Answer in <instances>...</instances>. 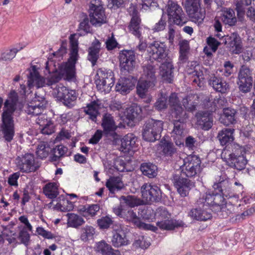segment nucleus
<instances>
[{"label":"nucleus","mask_w":255,"mask_h":255,"mask_svg":"<svg viewBox=\"0 0 255 255\" xmlns=\"http://www.w3.org/2000/svg\"><path fill=\"white\" fill-rule=\"evenodd\" d=\"M76 34H71L70 36V56L66 63L62 64L58 70L50 71L49 67L48 62L46 63V70L51 74V80L49 81V84L57 83L62 79L68 81H74L76 77L75 64L78 57V42L76 38Z\"/></svg>","instance_id":"nucleus-1"},{"label":"nucleus","mask_w":255,"mask_h":255,"mask_svg":"<svg viewBox=\"0 0 255 255\" xmlns=\"http://www.w3.org/2000/svg\"><path fill=\"white\" fill-rule=\"evenodd\" d=\"M18 95L15 91H11L8 99L4 103L3 112L1 114V131L4 137L7 141H10L14 136V121L13 115L16 109Z\"/></svg>","instance_id":"nucleus-2"},{"label":"nucleus","mask_w":255,"mask_h":255,"mask_svg":"<svg viewBox=\"0 0 255 255\" xmlns=\"http://www.w3.org/2000/svg\"><path fill=\"white\" fill-rule=\"evenodd\" d=\"M90 21L96 27L101 26L107 22L105 9L100 0H92L89 4L88 9Z\"/></svg>","instance_id":"nucleus-3"},{"label":"nucleus","mask_w":255,"mask_h":255,"mask_svg":"<svg viewBox=\"0 0 255 255\" xmlns=\"http://www.w3.org/2000/svg\"><path fill=\"white\" fill-rule=\"evenodd\" d=\"M157 220L156 225L161 229L172 230L175 228L182 227L183 223L181 221L171 219V215L164 208H159L155 213Z\"/></svg>","instance_id":"nucleus-4"},{"label":"nucleus","mask_w":255,"mask_h":255,"mask_svg":"<svg viewBox=\"0 0 255 255\" xmlns=\"http://www.w3.org/2000/svg\"><path fill=\"white\" fill-rule=\"evenodd\" d=\"M95 83L99 90L109 93L115 83L113 72L105 68L99 69L97 71Z\"/></svg>","instance_id":"nucleus-5"},{"label":"nucleus","mask_w":255,"mask_h":255,"mask_svg":"<svg viewBox=\"0 0 255 255\" xmlns=\"http://www.w3.org/2000/svg\"><path fill=\"white\" fill-rule=\"evenodd\" d=\"M147 52L150 58L158 62L163 63L171 59L169 55V50L164 42L154 41L148 44Z\"/></svg>","instance_id":"nucleus-6"},{"label":"nucleus","mask_w":255,"mask_h":255,"mask_svg":"<svg viewBox=\"0 0 255 255\" xmlns=\"http://www.w3.org/2000/svg\"><path fill=\"white\" fill-rule=\"evenodd\" d=\"M201 0H186L185 7L193 21L202 23L205 17V10L201 7Z\"/></svg>","instance_id":"nucleus-7"},{"label":"nucleus","mask_w":255,"mask_h":255,"mask_svg":"<svg viewBox=\"0 0 255 255\" xmlns=\"http://www.w3.org/2000/svg\"><path fill=\"white\" fill-rule=\"evenodd\" d=\"M53 94L57 99L62 102L63 104L69 108L74 105L77 99L75 91L70 90L62 84H57L53 90Z\"/></svg>","instance_id":"nucleus-8"},{"label":"nucleus","mask_w":255,"mask_h":255,"mask_svg":"<svg viewBox=\"0 0 255 255\" xmlns=\"http://www.w3.org/2000/svg\"><path fill=\"white\" fill-rule=\"evenodd\" d=\"M253 82L252 71L243 65L240 69L238 75L237 84L241 92L247 93L251 91Z\"/></svg>","instance_id":"nucleus-9"},{"label":"nucleus","mask_w":255,"mask_h":255,"mask_svg":"<svg viewBox=\"0 0 255 255\" xmlns=\"http://www.w3.org/2000/svg\"><path fill=\"white\" fill-rule=\"evenodd\" d=\"M171 180L177 192L182 197L188 196L189 191L195 186L194 182L182 177L180 173L173 174Z\"/></svg>","instance_id":"nucleus-10"},{"label":"nucleus","mask_w":255,"mask_h":255,"mask_svg":"<svg viewBox=\"0 0 255 255\" xmlns=\"http://www.w3.org/2000/svg\"><path fill=\"white\" fill-rule=\"evenodd\" d=\"M114 213L120 218H123L126 221L133 223L138 228H142L145 225L142 223L139 218L131 208L126 207L122 203L113 209Z\"/></svg>","instance_id":"nucleus-11"},{"label":"nucleus","mask_w":255,"mask_h":255,"mask_svg":"<svg viewBox=\"0 0 255 255\" xmlns=\"http://www.w3.org/2000/svg\"><path fill=\"white\" fill-rule=\"evenodd\" d=\"M169 105L172 116L175 118V121L184 122L187 118V114L182 107L176 93H172L168 97Z\"/></svg>","instance_id":"nucleus-12"},{"label":"nucleus","mask_w":255,"mask_h":255,"mask_svg":"<svg viewBox=\"0 0 255 255\" xmlns=\"http://www.w3.org/2000/svg\"><path fill=\"white\" fill-rule=\"evenodd\" d=\"M141 193L143 200L146 204L158 202L161 198L160 188L155 185L145 183L141 187Z\"/></svg>","instance_id":"nucleus-13"},{"label":"nucleus","mask_w":255,"mask_h":255,"mask_svg":"<svg viewBox=\"0 0 255 255\" xmlns=\"http://www.w3.org/2000/svg\"><path fill=\"white\" fill-rule=\"evenodd\" d=\"M166 7L167 14L170 18H172L175 24L182 25L186 23L185 15L182 7L177 2L170 0Z\"/></svg>","instance_id":"nucleus-14"},{"label":"nucleus","mask_w":255,"mask_h":255,"mask_svg":"<svg viewBox=\"0 0 255 255\" xmlns=\"http://www.w3.org/2000/svg\"><path fill=\"white\" fill-rule=\"evenodd\" d=\"M120 67L122 71L132 72L135 67V55L134 51L124 50L119 54Z\"/></svg>","instance_id":"nucleus-15"},{"label":"nucleus","mask_w":255,"mask_h":255,"mask_svg":"<svg viewBox=\"0 0 255 255\" xmlns=\"http://www.w3.org/2000/svg\"><path fill=\"white\" fill-rule=\"evenodd\" d=\"M137 138L132 133H128L125 135L121 140L120 151L123 157H130L132 156L136 147V141Z\"/></svg>","instance_id":"nucleus-16"},{"label":"nucleus","mask_w":255,"mask_h":255,"mask_svg":"<svg viewBox=\"0 0 255 255\" xmlns=\"http://www.w3.org/2000/svg\"><path fill=\"white\" fill-rule=\"evenodd\" d=\"M102 126L104 132L107 136H111L113 138L116 139L118 134L115 132L118 128L114 119L113 116L109 113H106L102 119Z\"/></svg>","instance_id":"nucleus-17"},{"label":"nucleus","mask_w":255,"mask_h":255,"mask_svg":"<svg viewBox=\"0 0 255 255\" xmlns=\"http://www.w3.org/2000/svg\"><path fill=\"white\" fill-rule=\"evenodd\" d=\"M183 164L180 168L187 177H192L200 170L201 160H182Z\"/></svg>","instance_id":"nucleus-18"},{"label":"nucleus","mask_w":255,"mask_h":255,"mask_svg":"<svg viewBox=\"0 0 255 255\" xmlns=\"http://www.w3.org/2000/svg\"><path fill=\"white\" fill-rule=\"evenodd\" d=\"M50 80H51V74L46 79H45L40 76L37 72H31L28 81L29 83L28 85L29 87L35 86L37 88L42 87L47 85L50 86L54 90V88L57 84L56 83H52V84L51 85L49 84V81H50Z\"/></svg>","instance_id":"nucleus-19"},{"label":"nucleus","mask_w":255,"mask_h":255,"mask_svg":"<svg viewBox=\"0 0 255 255\" xmlns=\"http://www.w3.org/2000/svg\"><path fill=\"white\" fill-rule=\"evenodd\" d=\"M197 125L203 130H208L213 125L212 114L209 112H202L196 114Z\"/></svg>","instance_id":"nucleus-20"},{"label":"nucleus","mask_w":255,"mask_h":255,"mask_svg":"<svg viewBox=\"0 0 255 255\" xmlns=\"http://www.w3.org/2000/svg\"><path fill=\"white\" fill-rule=\"evenodd\" d=\"M113 231L111 242L114 247L119 248L128 244V241L126 238V235L120 226H114Z\"/></svg>","instance_id":"nucleus-21"},{"label":"nucleus","mask_w":255,"mask_h":255,"mask_svg":"<svg viewBox=\"0 0 255 255\" xmlns=\"http://www.w3.org/2000/svg\"><path fill=\"white\" fill-rule=\"evenodd\" d=\"M173 69L172 59H168V61L162 63L160 67V74L164 81L168 83L172 82L173 80Z\"/></svg>","instance_id":"nucleus-22"},{"label":"nucleus","mask_w":255,"mask_h":255,"mask_svg":"<svg viewBox=\"0 0 255 255\" xmlns=\"http://www.w3.org/2000/svg\"><path fill=\"white\" fill-rule=\"evenodd\" d=\"M131 15L132 17L128 26L129 31L136 37L139 38L141 35V28L140 26V19L138 15L137 11L133 8Z\"/></svg>","instance_id":"nucleus-23"},{"label":"nucleus","mask_w":255,"mask_h":255,"mask_svg":"<svg viewBox=\"0 0 255 255\" xmlns=\"http://www.w3.org/2000/svg\"><path fill=\"white\" fill-rule=\"evenodd\" d=\"M101 43L97 39H95L92 43L91 46L88 49V60L91 63L93 66L96 65L99 58Z\"/></svg>","instance_id":"nucleus-24"},{"label":"nucleus","mask_w":255,"mask_h":255,"mask_svg":"<svg viewBox=\"0 0 255 255\" xmlns=\"http://www.w3.org/2000/svg\"><path fill=\"white\" fill-rule=\"evenodd\" d=\"M226 44H228L232 48L235 54H239L242 49V42L240 35L237 33H233L227 38H226Z\"/></svg>","instance_id":"nucleus-25"},{"label":"nucleus","mask_w":255,"mask_h":255,"mask_svg":"<svg viewBox=\"0 0 255 255\" xmlns=\"http://www.w3.org/2000/svg\"><path fill=\"white\" fill-rule=\"evenodd\" d=\"M124 114L129 121L136 122L141 119L142 110L139 106L133 105L126 109Z\"/></svg>","instance_id":"nucleus-26"},{"label":"nucleus","mask_w":255,"mask_h":255,"mask_svg":"<svg viewBox=\"0 0 255 255\" xmlns=\"http://www.w3.org/2000/svg\"><path fill=\"white\" fill-rule=\"evenodd\" d=\"M209 84L216 91L222 93H225L229 89L228 84L220 77L212 76L209 81Z\"/></svg>","instance_id":"nucleus-27"},{"label":"nucleus","mask_w":255,"mask_h":255,"mask_svg":"<svg viewBox=\"0 0 255 255\" xmlns=\"http://www.w3.org/2000/svg\"><path fill=\"white\" fill-rule=\"evenodd\" d=\"M134 86L133 81L129 78H121L116 86V90L123 95L129 93Z\"/></svg>","instance_id":"nucleus-28"},{"label":"nucleus","mask_w":255,"mask_h":255,"mask_svg":"<svg viewBox=\"0 0 255 255\" xmlns=\"http://www.w3.org/2000/svg\"><path fill=\"white\" fill-rule=\"evenodd\" d=\"M237 111L231 108H226L223 110V113L221 115L220 121L225 126H229L236 123Z\"/></svg>","instance_id":"nucleus-29"},{"label":"nucleus","mask_w":255,"mask_h":255,"mask_svg":"<svg viewBox=\"0 0 255 255\" xmlns=\"http://www.w3.org/2000/svg\"><path fill=\"white\" fill-rule=\"evenodd\" d=\"M106 186L112 194L121 190L125 187L122 178L119 176L111 177L107 180Z\"/></svg>","instance_id":"nucleus-30"},{"label":"nucleus","mask_w":255,"mask_h":255,"mask_svg":"<svg viewBox=\"0 0 255 255\" xmlns=\"http://www.w3.org/2000/svg\"><path fill=\"white\" fill-rule=\"evenodd\" d=\"M95 251L102 255H121L118 250L113 249L111 245L104 241L97 243Z\"/></svg>","instance_id":"nucleus-31"},{"label":"nucleus","mask_w":255,"mask_h":255,"mask_svg":"<svg viewBox=\"0 0 255 255\" xmlns=\"http://www.w3.org/2000/svg\"><path fill=\"white\" fill-rule=\"evenodd\" d=\"M252 0H239L235 4V9L237 11V18L239 21L243 22L245 20V14Z\"/></svg>","instance_id":"nucleus-32"},{"label":"nucleus","mask_w":255,"mask_h":255,"mask_svg":"<svg viewBox=\"0 0 255 255\" xmlns=\"http://www.w3.org/2000/svg\"><path fill=\"white\" fill-rule=\"evenodd\" d=\"M155 85L153 81H148V80H139L136 85L137 94L141 98H144L148 91L153 89Z\"/></svg>","instance_id":"nucleus-33"},{"label":"nucleus","mask_w":255,"mask_h":255,"mask_svg":"<svg viewBox=\"0 0 255 255\" xmlns=\"http://www.w3.org/2000/svg\"><path fill=\"white\" fill-rule=\"evenodd\" d=\"M101 108V102L99 100H95L87 104L84 112L86 114L89 115L90 119L93 121H96L99 114V110Z\"/></svg>","instance_id":"nucleus-34"},{"label":"nucleus","mask_w":255,"mask_h":255,"mask_svg":"<svg viewBox=\"0 0 255 255\" xmlns=\"http://www.w3.org/2000/svg\"><path fill=\"white\" fill-rule=\"evenodd\" d=\"M184 122L175 121L172 131V136L176 145H179L183 143Z\"/></svg>","instance_id":"nucleus-35"},{"label":"nucleus","mask_w":255,"mask_h":255,"mask_svg":"<svg viewBox=\"0 0 255 255\" xmlns=\"http://www.w3.org/2000/svg\"><path fill=\"white\" fill-rule=\"evenodd\" d=\"M38 160H18L17 165L20 170L23 172L35 171L40 166Z\"/></svg>","instance_id":"nucleus-36"},{"label":"nucleus","mask_w":255,"mask_h":255,"mask_svg":"<svg viewBox=\"0 0 255 255\" xmlns=\"http://www.w3.org/2000/svg\"><path fill=\"white\" fill-rule=\"evenodd\" d=\"M234 128H225L218 132L217 138L222 145H228L234 140Z\"/></svg>","instance_id":"nucleus-37"},{"label":"nucleus","mask_w":255,"mask_h":255,"mask_svg":"<svg viewBox=\"0 0 255 255\" xmlns=\"http://www.w3.org/2000/svg\"><path fill=\"white\" fill-rule=\"evenodd\" d=\"M41 101L38 100V103H31L28 105L25 112L28 115L32 116H37L41 114L46 107V103L44 99L41 98Z\"/></svg>","instance_id":"nucleus-38"},{"label":"nucleus","mask_w":255,"mask_h":255,"mask_svg":"<svg viewBox=\"0 0 255 255\" xmlns=\"http://www.w3.org/2000/svg\"><path fill=\"white\" fill-rule=\"evenodd\" d=\"M221 19L225 24L230 26L235 25L237 21L234 10L228 8H225L223 11Z\"/></svg>","instance_id":"nucleus-39"},{"label":"nucleus","mask_w":255,"mask_h":255,"mask_svg":"<svg viewBox=\"0 0 255 255\" xmlns=\"http://www.w3.org/2000/svg\"><path fill=\"white\" fill-rule=\"evenodd\" d=\"M144 126L147 128L152 130L156 135H161L163 130V122L161 120L150 119L146 122Z\"/></svg>","instance_id":"nucleus-40"},{"label":"nucleus","mask_w":255,"mask_h":255,"mask_svg":"<svg viewBox=\"0 0 255 255\" xmlns=\"http://www.w3.org/2000/svg\"><path fill=\"white\" fill-rule=\"evenodd\" d=\"M43 192L47 198L50 199L56 198L59 194L56 183L53 182L46 184L43 188Z\"/></svg>","instance_id":"nucleus-41"},{"label":"nucleus","mask_w":255,"mask_h":255,"mask_svg":"<svg viewBox=\"0 0 255 255\" xmlns=\"http://www.w3.org/2000/svg\"><path fill=\"white\" fill-rule=\"evenodd\" d=\"M82 19L79 23L78 30L79 34L81 36L84 35L92 32V28L89 23V18L87 15L83 14Z\"/></svg>","instance_id":"nucleus-42"},{"label":"nucleus","mask_w":255,"mask_h":255,"mask_svg":"<svg viewBox=\"0 0 255 255\" xmlns=\"http://www.w3.org/2000/svg\"><path fill=\"white\" fill-rule=\"evenodd\" d=\"M179 45V60L182 63H185L188 60V54L189 52V44L187 40H183L180 41Z\"/></svg>","instance_id":"nucleus-43"},{"label":"nucleus","mask_w":255,"mask_h":255,"mask_svg":"<svg viewBox=\"0 0 255 255\" xmlns=\"http://www.w3.org/2000/svg\"><path fill=\"white\" fill-rule=\"evenodd\" d=\"M140 170L143 175L149 178H153L156 176L157 172V166L151 163H143L140 166Z\"/></svg>","instance_id":"nucleus-44"},{"label":"nucleus","mask_w":255,"mask_h":255,"mask_svg":"<svg viewBox=\"0 0 255 255\" xmlns=\"http://www.w3.org/2000/svg\"><path fill=\"white\" fill-rule=\"evenodd\" d=\"M216 181L213 186L215 191H217L222 187H226L228 186L229 180L227 176L224 173L220 172L215 178Z\"/></svg>","instance_id":"nucleus-45"},{"label":"nucleus","mask_w":255,"mask_h":255,"mask_svg":"<svg viewBox=\"0 0 255 255\" xmlns=\"http://www.w3.org/2000/svg\"><path fill=\"white\" fill-rule=\"evenodd\" d=\"M121 199L129 208H134L142 204V201L135 196H122Z\"/></svg>","instance_id":"nucleus-46"},{"label":"nucleus","mask_w":255,"mask_h":255,"mask_svg":"<svg viewBox=\"0 0 255 255\" xmlns=\"http://www.w3.org/2000/svg\"><path fill=\"white\" fill-rule=\"evenodd\" d=\"M155 73V69L153 66L148 64L143 66L142 76L148 81H153L154 84L156 82Z\"/></svg>","instance_id":"nucleus-47"},{"label":"nucleus","mask_w":255,"mask_h":255,"mask_svg":"<svg viewBox=\"0 0 255 255\" xmlns=\"http://www.w3.org/2000/svg\"><path fill=\"white\" fill-rule=\"evenodd\" d=\"M68 225L70 227L77 228L83 225L85 221L83 218L77 214H68Z\"/></svg>","instance_id":"nucleus-48"},{"label":"nucleus","mask_w":255,"mask_h":255,"mask_svg":"<svg viewBox=\"0 0 255 255\" xmlns=\"http://www.w3.org/2000/svg\"><path fill=\"white\" fill-rule=\"evenodd\" d=\"M160 97L157 99L154 104V107L158 111L166 109L168 105L167 102V95L166 93H163L162 92L160 93Z\"/></svg>","instance_id":"nucleus-49"},{"label":"nucleus","mask_w":255,"mask_h":255,"mask_svg":"<svg viewBox=\"0 0 255 255\" xmlns=\"http://www.w3.org/2000/svg\"><path fill=\"white\" fill-rule=\"evenodd\" d=\"M195 96L188 95L182 100V104L184 108L189 112L195 111L197 106V102L194 101Z\"/></svg>","instance_id":"nucleus-50"},{"label":"nucleus","mask_w":255,"mask_h":255,"mask_svg":"<svg viewBox=\"0 0 255 255\" xmlns=\"http://www.w3.org/2000/svg\"><path fill=\"white\" fill-rule=\"evenodd\" d=\"M142 138L147 141L154 142L155 140H159L161 135H156L155 133L152 130H150L144 126L142 131Z\"/></svg>","instance_id":"nucleus-51"},{"label":"nucleus","mask_w":255,"mask_h":255,"mask_svg":"<svg viewBox=\"0 0 255 255\" xmlns=\"http://www.w3.org/2000/svg\"><path fill=\"white\" fill-rule=\"evenodd\" d=\"M50 149L47 143L44 142L40 143L38 145L36 152L38 158L39 159L46 158L49 155Z\"/></svg>","instance_id":"nucleus-52"},{"label":"nucleus","mask_w":255,"mask_h":255,"mask_svg":"<svg viewBox=\"0 0 255 255\" xmlns=\"http://www.w3.org/2000/svg\"><path fill=\"white\" fill-rule=\"evenodd\" d=\"M231 183L229 182L228 183V186L226 187H222L220 188L217 191L221 193L222 195L223 196L224 198L226 197L228 199L230 198H235L236 199L238 200L239 198V195L234 193L231 188Z\"/></svg>","instance_id":"nucleus-53"},{"label":"nucleus","mask_w":255,"mask_h":255,"mask_svg":"<svg viewBox=\"0 0 255 255\" xmlns=\"http://www.w3.org/2000/svg\"><path fill=\"white\" fill-rule=\"evenodd\" d=\"M190 73L192 74V82L199 87H202L204 84V80L202 71H198L196 69Z\"/></svg>","instance_id":"nucleus-54"},{"label":"nucleus","mask_w":255,"mask_h":255,"mask_svg":"<svg viewBox=\"0 0 255 255\" xmlns=\"http://www.w3.org/2000/svg\"><path fill=\"white\" fill-rule=\"evenodd\" d=\"M83 210V215L86 216L87 215L91 217H94L97 215L100 209V206L99 204H92L84 206Z\"/></svg>","instance_id":"nucleus-55"},{"label":"nucleus","mask_w":255,"mask_h":255,"mask_svg":"<svg viewBox=\"0 0 255 255\" xmlns=\"http://www.w3.org/2000/svg\"><path fill=\"white\" fill-rule=\"evenodd\" d=\"M113 223V218L109 216L102 217L97 220V224L100 229H108Z\"/></svg>","instance_id":"nucleus-56"},{"label":"nucleus","mask_w":255,"mask_h":255,"mask_svg":"<svg viewBox=\"0 0 255 255\" xmlns=\"http://www.w3.org/2000/svg\"><path fill=\"white\" fill-rule=\"evenodd\" d=\"M95 234V229L92 226H86L82 229L80 239L83 241L86 242L88 239L92 238Z\"/></svg>","instance_id":"nucleus-57"},{"label":"nucleus","mask_w":255,"mask_h":255,"mask_svg":"<svg viewBox=\"0 0 255 255\" xmlns=\"http://www.w3.org/2000/svg\"><path fill=\"white\" fill-rule=\"evenodd\" d=\"M234 210V207L230 203L224 204L217 212L221 213L223 218H226L232 214Z\"/></svg>","instance_id":"nucleus-58"},{"label":"nucleus","mask_w":255,"mask_h":255,"mask_svg":"<svg viewBox=\"0 0 255 255\" xmlns=\"http://www.w3.org/2000/svg\"><path fill=\"white\" fill-rule=\"evenodd\" d=\"M230 167L237 170H242L245 168L248 160H224Z\"/></svg>","instance_id":"nucleus-59"},{"label":"nucleus","mask_w":255,"mask_h":255,"mask_svg":"<svg viewBox=\"0 0 255 255\" xmlns=\"http://www.w3.org/2000/svg\"><path fill=\"white\" fill-rule=\"evenodd\" d=\"M162 152L166 156H172L176 152V149L172 143L166 142L162 146Z\"/></svg>","instance_id":"nucleus-60"},{"label":"nucleus","mask_w":255,"mask_h":255,"mask_svg":"<svg viewBox=\"0 0 255 255\" xmlns=\"http://www.w3.org/2000/svg\"><path fill=\"white\" fill-rule=\"evenodd\" d=\"M67 151V148L61 145L57 146L56 147L53 148L52 150H51L53 156L58 158L63 157Z\"/></svg>","instance_id":"nucleus-61"},{"label":"nucleus","mask_w":255,"mask_h":255,"mask_svg":"<svg viewBox=\"0 0 255 255\" xmlns=\"http://www.w3.org/2000/svg\"><path fill=\"white\" fill-rule=\"evenodd\" d=\"M225 202V198L221 194V193H218L216 192L214 194V207L217 208V211L220 209Z\"/></svg>","instance_id":"nucleus-62"},{"label":"nucleus","mask_w":255,"mask_h":255,"mask_svg":"<svg viewBox=\"0 0 255 255\" xmlns=\"http://www.w3.org/2000/svg\"><path fill=\"white\" fill-rule=\"evenodd\" d=\"M19 50L16 48L6 50L1 54V59L4 60H11L15 57L16 53Z\"/></svg>","instance_id":"nucleus-63"},{"label":"nucleus","mask_w":255,"mask_h":255,"mask_svg":"<svg viewBox=\"0 0 255 255\" xmlns=\"http://www.w3.org/2000/svg\"><path fill=\"white\" fill-rule=\"evenodd\" d=\"M105 44L108 50H112L117 47L118 43L114 37L113 33H112L111 37H108Z\"/></svg>","instance_id":"nucleus-64"}]
</instances>
